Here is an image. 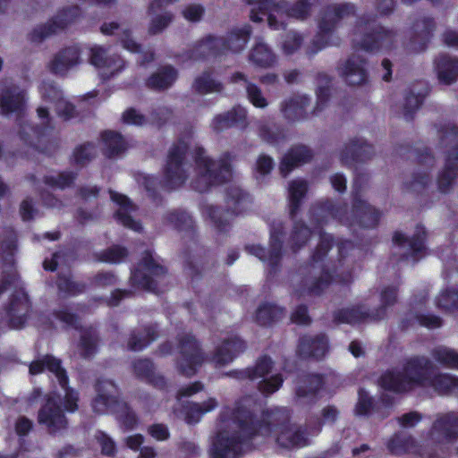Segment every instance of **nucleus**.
Masks as SVG:
<instances>
[{"instance_id":"nucleus-1","label":"nucleus","mask_w":458,"mask_h":458,"mask_svg":"<svg viewBox=\"0 0 458 458\" xmlns=\"http://www.w3.org/2000/svg\"><path fill=\"white\" fill-rule=\"evenodd\" d=\"M251 400L246 398L233 407H225L219 416L217 433L211 446L212 458H235L242 452L244 439L259 436L268 437L271 426L277 427L276 443L284 448L301 447L307 444L300 428L286 425L288 411L284 408H276L263 412L260 419L254 422L250 409Z\"/></svg>"},{"instance_id":"nucleus-2","label":"nucleus","mask_w":458,"mask_h":458,"mask_svg":"<svg viewBox=\"0 0 458 458\" xmlns=\"http://www.w3.org/2000/svg\"><path fill=\"white\" fill-rule=\"evenodd\" d=\"M45 369L55 374L64 394L53 393L48 396L38 411V421L49 434L55 435L67 428L68 421L64 411L74 412L78 410V394L67 386L68 378L59 360L49 355L36 360L30 365V373L37 375Z\"/></svg>"},{"instance_id":"nucleus-3","label":"nucleus","mask_w":458,"mask_h":458,"mask_svg":"<svg viewBox=\"0 0 458 458\" xmlns=\"http://www.w3.org/2000/svg\"><path fill=\"white\" fill-rule=\"evenodd\" d=\"M433 364L425 356L408 359L402 370L385 372L379 380L381 387L396 393L409 391L416 386H430L439 394L458 390V378L450 374L431 376Z\"/></svg>"},{"instance_id":"nucleus-4","label":"nucleus","mask_w":458,"mask_h":458,"mask_svg":"<svg viewBox=\"0 0 458 458\" xmlns=\"http://www.w3.org/2000/svg\"><path fill=\"white\" fill-rule=\"evenodd\" d=\"M16 250L15 236L9 233L6 240L0 245V259L4 267L5 277L0 285V293L4 291H11L12 296L7 309V317L10 326L13 328H21L30 310V301L26 293L21 285L16 272L13 269L14 264V254Z\"/></svg>"},{"instance_id":"nucleus-5","label":"nucleus","mask_w":458,"mask_h":458,"mask_svg":"<svg viewBox=\"0 0 458 458\" xmlns=\"http://www.w3.org/2000/svg\"><path fill=\"white\" fill-rule=\"evenodd\" d=\"M251 6L250 20L255 22L261 21L266 16L268 26L273 30L284 29L285 18L293 17L303 20L310 13L311 8L318 0H298L291 7L284 1L276 0H246Z\"/></svg>"},{"instance_id":"nucleus-6","label":"nucleus","mask_w":458,"mask_h":458,"mask_svg":"<svg viewBox=\"0 0 458 458\" xmlns=\"http://www.w3.org/2000/svg\"><path fill=\"white\" fill-rule=\"evenodd\" d=\"M196 166L191 178V185L198 191H205L215 183H220L232 177L228 157L217 162L210 160L202 148H199L195 157Z\"/></svg>"},{"instance_id":"nucleus-7","label":"nucleus","mask_w":458,"mask_h":458,"mask_svg":"<svg viewBox=\"0 0 458 458\" xmlns=\"http://www.w3.org/2000/svg\"><path fill=\"white\" fill-rule=\"evenodd\" d=\"M226 203L233 211L222 212L217 207L206 204L202 208V215L208 219L210 224L218 233L228 232L233 217L235 214L244 211L250 204L249 197L237 185H230L226 188Z\"/></svg>"},{"instance_id":"nucleus-8","label":"nucleus","mask_w":458,"mask_h":458,"mask_svg":"<svg viewBox=\"0 0 458 458\" xmlns=\"http://www.w3.org/2000/svg\"><path fill=\"white\" fill-rule=\"evenodd\" d=\"M354 13V6L350 4H333L327 7L318 24V31L311 45L308 47L307 54L315 55L332 44V33L338 21Z\"/></svg>"},{"instance_id":"nucleus-9","label":"nucleus","mask_w":458,"mask_h":458,"mask_svg":"<svg viewBox=\"0 0 458 458\" xmlns=\"http://www.w3.org/2000/svg\"><path fill=\"white\" fill-rule=\"evenodd\" d=\"M250 27L244 25L233 30L225 41L219 38H208L199 44L195 50V55L208 56L217 55L221 48L231 50L233 53L242 52L250 37Z\"/></svg>"},{"instance_id":"nucleus-10","label":"nucleus","mask_w":458,"mask_h":458,"mask_svg":"<svg viewBox=\"0 0 458 458\" xmlns=\"http://www.w3.org/2000/svg\"><path fill=\"white\" fill-rule=\"evenodd\" d=\"M187 148V144L180 141L169 151L162 181L164 187L168 190L182 186L190 176L191 166L184 162Z\"/></svg>"},{"instance_id":"nucleus-11","label":"nucleus","mask_w":458,"mask_h":458,"mask_svg":"<svg viewBox=\"0 0 458 458\" xmlns=\"http://www.w3.org/2000/svg\"><path fill=\"white\" fill-rule=\"evenodd\" d=\"M354 45L366 51L389 49L394 41L391 31L381 27H374L370 23L360 22L353 32Z\"/></svg>"},{"instance_id":"nucleus-12","label":"nucleus","mask_w":458,"mask_h":458,"mask_svg":"<svg viewBox=\"0 0 458 458\" xmlns=\"http://www.w3.org/2000/svg\"><path fill=\"white\" fill-rule=\"evenodd\" d=\"M458 437V413L438 414L429 431L428 441L437 450L447 452Z\"/></svg>"},{"instance_id":"nucleus-13","label":"nucleus","mask_w":458,"mask_h":458,"mask_svg":"<svg viewBox=\"0 0 458 458\" xmlns=\"http://www.w3.org/2000/svg\"><path fill=\"white\" fill-rule=\"evenodd\" d=\"M178 371L187 377L194 375L205 360V355L196 339L191 334L178 336Z\"/></svg>"},{"instance_id":"nucleus-14","label":"nucleus","mask_w":458,"mask_h":458,"mask_svg":"<svg viewBox=\"0 0 458 458\" xmlns=\"http://www.w3.org/2000/svg\"><path fill=\"white\" fill-rule=\"evenodd\" d=\"M396 297L395 288H386L381 293V306L376 312L369 314L363 306L352 307L340 310L336 315V319L348 324H354L366 319H382L386 316L387 307L392 306L396 301Z\"/></svg>"},{"instance_id":"nucleus-15","label":"nucleus","mask_w":458,"mask_h":458,"mask_svg":"<svg viewBox=\"0 0 458 458\" xmlns=\"http://www.w3.org/2000/svg\"><path fill=\"white\" fill-rule=\"evenodd\" d=\"M165 273V269L161 266L152 254L146 252L138 268L132 273L131 280L134 285L148 291H156V279Z\"/></svg>"},{"instance_id":"nucleus-16","label":"nucleus","mask_w":458,"mask_h":458,"mask_svg":"<svg viewBox=\"0 0 458 458\" xmlns=\"http://www.w3.org/2000/svg\"><path fill=\"white\" fill-rule=\"evenodd\" d=\"M37 116L40 120V129L34 128L29 123H23L21 125L19 133L21 140L25 142H29L36 148L43 150L39 145L40 139L47 134L49 129L53 128L52 118L49 115L48 109L44 106H38L37 108Z\"/></svg>"},{"instance_id":"nucleus-17","label":"nucleus","mask_w":458,"mask_h":458,"mask_svg":"<svg viewBox=\"0 0 458 458\" xmlns=\"http://www.w3.org/2000/svg\"><path fill=\"white\" fill-rule=\"evenodd\" d=\"M338 72L350 85H361L368 79L366 62L358 55H352L341 64Z\"/></svg>"},{"instance_id":"nucleus-18","label":"nucleus","mask_w":458,"mask_h":458,"mask_svg":"<svg viewBox=\"0 0 458 458\" xmlns=\"http://www.w3.org/2000/svg\"><path fill=\"white\" fill-rule=\"evenodd\" d=\"M97 393L92 403L93 410L98 413L114 411L118 405V394L114 384L107 379L100 380L97 385Z\"/></svg>"},{"instance_id":"nucleus-19","label":"nucleus","mask_w":458,"mask_h":458,"mask_svg":"<svg viewBox=\"0 0 458 458\" xmlns=\"http://www.w3.org/2000/svg\"><path fill=\"white\" fill-rule=\"evenodd\" d=\"M26 104V92L16 85L5 86L0 92V108L3 114H20Z\"/></svg>"},{"instance_id":"nucleus-20","label":"nucleus","mask_w":458,"mask_h":458,"mask_svg":"<svg viewBox=\"0 0 458 458\" xmlns=\"http://www.w3.org/2000/svg\"><path fill=\"white\" fill-rule=\"evenodd\" d=\"M40 93L44 100L55 103V109L60 117L64 120L74 117V106L63 98L62 92L54 84L44 83L40 87Z\"/></svg>"},{"instance_id":"nucleus-21","label":"nucleus","mask_w":458,"mask_h":458,"mask_svg":"<svg viewBox=\"0 0 458 458\" xmlns=\"http://www.w3.org/2000/svg\"><path fill=\"white\" fill-rule=\"evenodd\" d=\"M110 198L118 206L115 212L117 221L129 229L136 232L140 231L141 229L140 224L131 216V212L135 211L136 208L129 199L125 195L113 191H110Z\"/></svg>"},{"instance_id":"nucleus-22","label":"nucleus","mask_w":458,"mask_h":458,"mask_svg":"<svg viewBox=\"0 0 458 458\" xmlns=\"http://www.w3.org/2000/svg\"><path fill=\"white\" fill-rule=\"evenodd\" d=\"M309 104L306 95H293L281 102L280 112L287 121L297 122L306 117L305 108Z\"/></svg>"},{"instance_id":"nucleus-23","label":"nucleus","mask_w":458,"mask_h":458,"mask_svg":"<svg viewBox=\"0 0 458 458\" xmlns=\"http://www.w3.org/2000/svg\"><path fill=\"white\" fill-rule=\"evenodd\" d=\"M244 349L245 344L242 339L237 336L230 337L216 348L212 360L216 366H224L233 361Z\"/></svg>"},{"instance_id":"nucleus-24","label":"nucleus","mask_w":458,"mask_h":458,"mask_svg":"<svg viewBox=\"0 0 458 458\" xmlns=\"http://www.w3.org/2000/svg\"><path fill=\"white\" fill-rule=\"evenodd\" d=\"M281 232L273 230L271 232L270 250H266L259 245L248 246L246 250L251 255L256 256L263 262H267L270 266L277 263L281 257L282 242L280 239Z\"/></svg>"},{"instance_id":"nucleus-25","label":"nucleus","mask_w":458,"mask_h":458,"mask_svg":"<svg viewBox=\"0 0 458 458\" xmlns=\"http://www.w3.org/2000/svg\"><path fill=\"white\" fill-rule=\"evenodd\" d=\"M89 59L90 64L97 68L108 70L103 76H112L123 67V60L116 56H107L106 49L98 46L90 48Z\"/></svg>"},{"instance_id":"nucleus-26","label":"nucleus","mask_w":458,"mask_h":458,"mask_svg":"<svg viewBox=\"0 0 458 458\" xmlns=\"http://www.w3.org/2000/svg\"><path fill=\"white\" fill-rule=\"evenodd\" d=\"M328 344L325 335H306L301 338L298 352L303 358H321L326 354Z\"/></svg>"},{"instance_id":"nucleus-27","label":"nucleus","mask_w":458,"mask_h":458,"mask_svg":"<svg viewBox=\"0 0 458 458\" xmlns=\"http://www.w3.org/2000/svg\"><path fill=\"white\" fill-rule=\"evenodd\" d=\"M218 406L215 398H208L202 403H191L183 407L178 417L183 419L188 424L198 423L202 416L214 411Z\"/></svg>"},{"instance_id":"nucleus-28","label":"nucleus","mask_w":458,"mask_h":458,"mask_svg":"<svg viewBox=\"0 0 458 458\" xmlns=\"http://www.w3.org/2000/svg\"><path fill=\"white\" fill-rule=\"evenodd\" d=\"M311 157V151L305 146L292 148L281 162L280 173L283 176H286L295 166L310 161Z\"/></svg>"},{"instance_id":"nucleus-29","label":"nucleus","mask_w":458,"mask_h":458,"mask_svg":"<svg viewBox=\"0 0 458 458\" xmlns=\"http://www.w3.org/2000/svg\"><path fill=\"white\" fill-rule=\"evenodd\" d=\"M80 63V52L77 47H69L61 51L52 61L50 68L56 74H65Z\"/></svg>"},{"instance_id":"nucleus-30","label":"nucleus","mask_w":458,"mask_h":458,"mask_svg":"<svg viewBox=\"0 0 458 458\" xmlns=\"http://www.w3.org/2000/svg\"><path fill=\"white\" fill-rule=\"evenodd\" d=\"M250 62L261 68H268L276 63V55L264 42L258 41L249 54Z\"/></svg>"},{"instance_id":"nucleus-31","label":"nucleus","mask_w":458,"mask_h":458,"mask_svg":"<svg viewBox=\"0 0 458 458\" xmlns=\"http://www.w3.org/2000/svg\"><path fill=\"white\" fill-rule=\"evenodd\" d=\"M373 153L372 146L361 140H352L341 153V159L344 163L350 160H365L369 158Z\"/></svg>"},{"instance_id":"nucleus-32","label":"nucleus","mask_w":458,"mask_h":458,"mask_svg":"<svg viewBox=\"0 0 458 458\" xmlns=\"http://www.w3.org/2000/svg\"><path fill=\"white\" fill-rule=\"evenodd\" d=\"M425 230L422 226H417L412 238L408 239L401 233H396L394 236V242L400 247L408 248L411 254L417 256L424 251Z\"/></svg>"},{"instance_id":"nucleus-33","label":"nucleus","mask_w":458,"mask_h":458,"mask_svg":"<svg viewBox=\"0 0 458 458\" xmlns=\"http://www.w3.org/2000/svg\"><path fill=\"white\" fill-rule=\"evenodd\" d=\"M345 208L335 207L331 203L327 202L325 205L313 207L310 210V216L318 224L327 223L328 217H335L342 222H348L349 217H344Z\"/></svg>"},{"instance_id":"nucleus-34","label":"nucleus","mask_w":458,"mask_h":458,"mask_svg":"<svg viewBox=\"0 0 458 458\" xmlns=\"http://www.w3.org/2000/svg\"><path fill=\"white\" fill-rule=\"evenodd\" d=\"M176 78V71L171 66H165L148 79L147 85L154 89H164L169 88Z\"/></svg>"},{"instance_id":"nucleus-35","label":"nucleus","mask_w":458,"mask_h":458,"mask_svg":"<svg viewBox=\"0 0 458 458\" xmlns=\"http://www.w3.org/2000/svg\"><path fill=\"white\" fill-rule=\"evenodd\" d=\"M458 172V148L454 149L447 157L445 167L438 178V187L443 192L448 191Z\"/></svg>"},{"instance_id":"nucleus-36","label":"nucleus","mask_w":458,"mask_h":458,"mask_svg":"<svg viewBox=\"0 0 458 458\" xmlns=\"http://www.w3.org/2000/svg\"><path fill=\"white\" fill-rule=\"evenodd\" d=\"M438 79L445 84H452L458 77V61L441 56L437 64Z\"/></svg>"},{"instance_id":"nucleus-37","label":"nucleus","mask_w":458,"mask_h":458,"mask_svg":"<svg viewBox=\"0 0 458 458\" xmlns=\"http://www.w3.org/2000/svg\"><path fill=\"white\" fill-rule=\"evenodd\" d=\"M101 32L106 35H118L123 47L131 53H139L140 46L137 44L132 38H130V33L127 30L122 29L119 24L115 22L105 23L101 27Z\"/></svg>"},{"instance_id":"nucleus-38","label":"nucleus","mask_w":458,"mask_h":458,"mask_svg":"<svg viewBox=\"0 0 458 458\" xmlns=\"http://www.w3.org/2000/svg\"><path fill=\"white\" fill-rule=\"evenodd\" d=\"M240 81L245 82L248 99L254 106L265 108L268 106V101L263 96L261 89L256 84L249 82L243 73L236 72L231 78L232 82H238Z\"/></svg>"},{"instance_id":"nucleus-39","label":"nucleus","mask_w":458,"mask_h":458,"mask_svg":"<svg viewBox=\"0 0 458 458\" xmlns=\"http://www.w3.org/2000/svg\"><path fill=\"white\" fill-rule=\"evenodd\" d=\"M284 316V310L271 303L261 304L256 310L255 321L261 326H267Z\"/></svg>"},{"instance_id":"nucleus-40","label":"nucleus","mask_w":458,"mask_h":458,"mask_svg":"<svg viewBox=\"0 0 458 458\" xmlns=\"http://www.w3.org/2000/svg\"><path fill=\"white\" fill-rule=\"evenodd\" d=\"M324 384L325 382L320 376L310 375L299 383L296 390V395L299 399L307 398L309 400H313L316 393Z\"/></svg>"},{"instance_id":"nucleus-41","label":"nucleus","mask_w":458,"mask_h":458,"mask_svg":"<svg viewBox=\"0 0 458 458\" xmlns=\"http://www.w3.org/2000/svg\"><path fill=\"white\" fill-rule=\"evenodd\" d=\"M133 371L137 377L148 380L157 387L165 386L164 377L154 372L151 361L147 359L136 360L133 363Z\"/></svg>"},{"instance_id":"nucleus-42","label":"nucleus","mask_w":458,"mask_h":458,"mask_svg":"<svg viewBox=\"0 0 458 458\" xmlns=\"http://www.w3.org/2000/svg\"><path fill=\"white\" fill-rule=\"evenodd\" d=\"M352 213L360 216L359 223L364 227L374 226L378 219L377 212L361 199L355 200Z\"/></svg>"},{"instance_id":"nucleus-43","label":"nucleus","mask_w":458,"mask_h":458,"mask_svg":"<svg viewBox=\"0 0 458 458\" xmlns=\"http://www.w3.org/2000/svg\"><path fill=\"white\" fill-rule=\"evenodd\" d=\"M272 369V360L264 357L257 362L256 366L253 369H248L242 371H235L231 372L230 375L234 374L238 378H245L249 377L250 379H257L259 377H263L267 375Z\"/></svg>"},{"instance_id":"nucleus-44","label":"nucleus","mask_w":458,"mask_h":458,"mask_svg":"<svg viewBox=\"0 0 458 458\" xmlns=\"http://www.w3.org/2000/svg\"><path fill=\"white\" fill-rule=\"evenodd\" d=\"M308 185L304 180L297 179L290 182L289 191V201H290V213L292 216L296 212L299 208L301 199L304 197L307 192Z\"/></svg>"},{"instance_id":"nucleus-45","label":"nucleus","mask_w":458,"mask_h":458,"mask_svg":"<svg viewBox=\"0 0 458 458\" xmlns=\"http://www.w3.org/2000/svg\"><path fill=\"white\" fill-rule=\"evenodd\" d=\"M431 356L444 366L458 369V352L451 348L437 346L432 350Z\"/></svg>"},{"instance_id":"nucleus-46","label":"nucleus","mask_w":458,"mask_h":458,"mask_svg":"<svg viewBox=\"0 0 458 458\" xmlns=\"http://www.w3.org/2000/svg\"><path fill=\"white\" fill-rule=\"evenodd\" d=\"M193 88L199 93L208 94L220 92L223 86L219 81L212 79L209 73L204 72L195 79Z\"/></svg>"},{"instance_id":"nucleus-47","label":"nucleus","mask_w":458,"mask_h":458,"mask_svg":"<svg viewBox=\"0 0 458 458\" xmlns=\"http://www.w3.org/2000/svg\"><path fill=\"white\" fill-rule=\"evenodd\" d=\"M388 448L392 453L396 454L417 452L414 439L403 435L394 436L389 442Z\"/></svg>"},{"instance_id":"nucleus-48","label":"nucleus","mask_w":458,"mask_h":458,"mask_svg":"<svg viewBox=\"0 0 458 458\" xmlns=\"http://www.w3.org/2000/svg\"><path fill=\"white\" fill-rule=\"evenodd\" d=\"M156 339V332L152 327L139 334H133L128 341V348L131 351H140Z\"/></svg>"},{"instance_id":"nucleus-49","label":"nucleus","mask_w":458,"mask_h":458,"mask_svg":"<svg viewBox=\"0 0 458 458\" xmlns=\"http://www.w3.org/2000/svg\"><path fill=\"white\" fill-rule=\"evenodd\" d=\"M102 137L109 156L118 154L125 149V142L119 133L106 131Z\"/></svg>"},{"instance_id":"nucleus-50","label":"nucleus","mask_w":458,"mask_h":458,"mask_svg":"<svg viewBox=\"0 0 458 458\" xmlns=\"http://www.w3.org/2000/svg\"><path fill=\"white\" fill-rule=\"evenodd\" d=\"M437 305L445 310L458 309V291L446 289L439 293L437 298Z\"/></svg>"},{"instance_id":"nucleus-51","label":"nucleus","mask_w":458,"mask_h":458,"mask_svg":"<svg viewBox=\"0 0 458 458\" xmlns=\"http://www.w3.org/2000/svg\"><path fill=\"white\" fill-rule=\"evenodd\" d=\"M165 219L167 224L178 230H186L192 227V220L185 212H170L166 215Z\"/></svg>"},{"instance_id":"nucleus-52","label":"nucleus","mask_w":458,"mask_h":458,"mask_svg":"<svg viewBox=\"0 0 458 458\" xmlns=\"http://www.w3.org/2000/svg\"><path fill=\"white\" fill-rule=\"evenodd\" d=\"M310 235L309 228L301 224L296 223L294 225L292 235H291V247L293 250L302 247L308 241Z\"/></svg>"},{"instance_id":"nucleus-53","label":"nucleus","mask_w":458,"mask_h":458,"mask_svg":"<svg viewBox=\"0 0 458 458\" xmlns=\"http://www.w3.org/2000/svg\"><path fill=\"white\" fill-rule=\"evenodd\" d=\"M320 85L317 89V104L313 110L315 114H318L320 111L324 109L327 100L329 99V86H328V79L326 75L321 76L320 78Z\"/></svg>"},{"instance_id":"nucleus-54","label":"nucleus","mask_w":458,"mask_h":458,"mask_svg":"<svg viewBox=\"0 0 458 458\" xmlns=\"http://www.w3.org/2000/svg\"><path fill=\"white\" fill-rule=\"evenodd\" d=\"M303 38L296 32H289L282 41V50L284 54L289 55L295 53L301 46Z\"/></svg>"},{"instance_id":"nucleus-55","label":"nucleus","mask_w":458,"mask_h":458,"mask_svg":"<svg viewBox=\"0 0 458 458\" xmlns=\"http://www.w3.org/2000/svg\"><path fill=\"white\" fill-rule=\"evenodd\" d=\"M333 272L335 274V280L344 284H348L352 281V267L349 260L339 259L336 265L333 266Z\"/></svg>"},{"instance_id":"nucleus-56","label":"nucleus","mask_w":458,"mask_h":458,"mask_svg":"<svg viewBox=\"0 0 458 458\" xmlns=\"http://www.w3.org/2000/svg\"><path fill=\"white\" fill-rule=\"evenodd\" d=\"M57 285L61 293L69 295L78 294L84 290V284L74 282L69 276H60L57 282Z\"/></svg>"},{"instance_id":"nucleus-57","label":"nucleus","mask_w":458,"mask_h":458,"mask_svg":"<svg viewBox=\"0 0 458 458\" xmlns=\"http://www.w3.org/2000/svg\"><path fill=\"white\" fill-rule=\"evenodd\" d=\"M173 21V15L170 13H164L151 19L148 26V32L152 35L161 33Z\"/></svg>"},{"instance_id":"nucleus-58","label":"nucleus","mask_w":458,"mask_h":458,"mask_svg":"<svg viewBox=\"0 0 458 458\" xmlns=\"http://www.w3.org/2000/svg\"><path fill=\"white\" fill-rule=\"evenodd\" d=\"M330 267L327 266L324 268L323 273L318 278H316L309 286L308 293L311 294H319L325 288H327L331 280L332 276H330Z\"/></svg>"},{"instance_id":"nucleus-59","label":"nucleus","mask_w":458,"mask_h":458,"mask_svg":"<svg viewBox=\"0 0 458 458\" xmlns=\"http://www.w3.org/2000/svg\"><path fill=\"white\" fill-rule=\"evenodd\" d=\"M73 179L74 177L71 173H61L46 176L45 182L51 187L64 189L71 185Z\"/></svg>"},{"instance_id":"nucleus-60","label":"nucleus","mask_w":458,"mask_h":458,"mask_svg":"<svg viewBox=\"0 0 458 458\" xmlns=\"http://www.w3.org/2000/svg\"><path fill=\"white\" fill-rule=\"evenodd\" d=\"M421 101L420 95L409 94L405 96L403 104V114L405 119L409 120L412 117L413 113L420 107Z\"/></svg>"},{"instance_id":"nucleus-61","label":"nucleus","mask_w":458,"mask_h":458,"mask_svg":"<svg viewBox=\"0 0 458 458\" xmlns=\"http://www.w3.org/2000/svg\"><path fill=\"white\" fill-rule=\"evenodd\" d=\"M96 350V338L92 332H85L81 335L80 343L81 355L87 358L91 356Z\"/></svg>"},{"instance_id":"nucleus-62","label":"nucleus","mask_w":458,"mask_h":458,"mask_svg":"<svg viewBox=\"0 0 458 458\" xmlns=\"http://www.w3.org/2000/svg\"><path fill=\"white\" fill-rule=\"evenodd\" d=\"M373 402L371 397L366 391L360 389L358 394V402L355 406V413L357 415H366L372 408Z\"/></svg>"},{"instance_id":"nucleus-63","label":"nucleus","mask_w":458,"mask_h":458,"mask_svg":"<svg viewBox=\"0 0 458 458\" xmlns=\"http://www.w3.org/2000/svg\"><path fill=\"white\" fill-rule=\"evenodd\" d=\"M282 383L283 378L279 374H277L271 377L270 378L261 381L259 383V388L263 394H269L277 391L282 386Z\"/></svg>"},{"instance_id":"nucleus-64","label":"nucleus","mask_w":458,"mask_h":458,"mask_svg":"<svg viewBox=\"0 0 458 458\" xmlns=\"http://www.w3.org/2000/svg\"><path fill=\"white\" fill-rule=\"evenodd\" d=\"M127 256V250L120 246H114L103 253L102 260L109 263H119Z\"/></svg>"}]
</instances>
